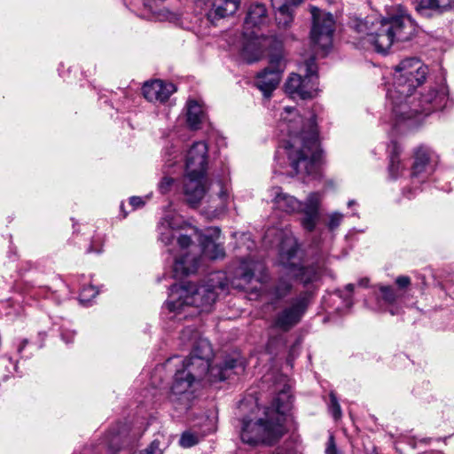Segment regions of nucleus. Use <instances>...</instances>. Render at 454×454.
Here are the masks:
<instances>
[{
    "instance_id": "f257e3e1",
    "label": "nucleus",
    "mask_w": 454,
    "mask_h": 454,
    "mask_svg": "<svg viewBox=\"0 0 454 454\" xmlns=\"http://www.w3.org/2000/svg\"><path fill=\"white\" fill-rule=\"evenodd\" d=\"M427 74V67L417 58L405 59L395 66L393 84L387 92L395 125L412 119L419 121L420 115L427 116L445 106L447 95L442 89H432L419 98L411 99L412 92L425 82Z\"/></svg>"
},
{
    "instance_id": "f03ea898",
    "label": "nucleus",
    "mask_w": 454,
    "mask_h": 454,
    "mask_svg": "<svg viewBox=\"0 0 454 454\" xmlns=\"http://www.w3.org/2000/svg\"><path fill=\"white\" fill-rule=\"evenodd\" d=\"M298 250V241L293 236L286 237L280 245L279 266L291 272L294 280L304 287L275 315L272 325L282 332L290 331L301 321L314 302L323 277V268L317 263L303 265L295 261Z\"/></svg>"
},
{
    "instance_id": "7ed1b4c3",
    "label": "nucleus",
    "mask_w": 454,
    "mask_h": 454,
    "mask_svg": "<svg viewBox=\"0 0 454 454\" xmlns=\"http://www.w3.org/2000/svg\"><path fill=\"white\" fill-rule=\"evenodd\" d=\"M278 129L289 139L283 149L296 174L316 178L320 174L321 150L316 115L309 113L306 120L294 107H286L281 114Z\"/></svg>"
},
{
    "instance_id": "20e7f679",
    "label": "nucleus",
    "mask_w": 454,
    "mask_h": 454,
    "mask_svg": "<svg viewBox=\"0 0 454 454\" xmlns=\"http://www.w3.org/2000/svg\"><path fill=\"white\" fill-rule=\"evenodd\" d=\"M351 27L359 35L362 47H372L380 54H386L395 42L409 41L416 32V24L408 14L381 19L375 22L369 19H355Z\"/></svg>"
},
{
    "instance_id": "39448f33",
    "label": "nucleus",
    "mask_w": 454,
    "mask_h": 454,
    "mask_svg": "<svg viewBox=\"0 0 454 454\" xmlns=\"http://www.w3.org/2000/svg\"><path fill=\"white\" fill-rule=\"evenodd\" d=\"M281 419L274 421L264 415L263 419L256 421L243 419L240 437L243 442L249 445H273L286 433V427L282 425Z\"/></svg>"
},
{
    "instance_id": "423d86ee",
    "label": "nucleus",
    "mask_w": 454,
    "mask_h": 454,
    "mask_svg": "<svg viewBox=\"0 0 454 454\" xmlns=\"http://www.w3.org/2000/svg\"><path fill=\"white\" fill-rule=\"evenodd\" d=\"M174 227L172 226V231ZM184 232L176 235L172 232V239L176 237L177 244L181 249H186L192 245V238H195L200 246L202 254L213 260L223 258L224 256L223 247L216 243V239L220 236V229L218 227H208L206 232L198 228L187 225L183 229Z\"/></svg>"
},
{
    "instance_id": "0eeeda50",
    "label": "nucleus",
    "mask_w": 454,
    "mask_h": 454,
    "mask_svg": "<svg viewBox=\"0 0 454 454\" xmlns=\"http://www.w3.org/2000/svg\"><path fill=\"white\" fill-rule=\"evenodd\" d=\"M172 311L180 309L184 305L193 306L206 309L210 307L217 298L213 286L194 283H184L183 285H172Z\"/></svg>"
},
{
    "instance_id": "6e6552de",
    "label": "nucleus",
    "mask_w": 454,
    "mask_h": 454,
    "mask_svg": "<svg viewBox=\"0 0 454 454\" xmlns=\"http://www.w3.org/2000/svg\"><path fill=\"white\" fill-rule=\"evenodd\" d=\"M305 66L306 73L304 76L293 73L285 83V90L292 98L307 99L317 96L318 75L315 58L308 59Z\"/></svg>"
},
{
    "instance_id": "1a4fd4ad",
    "label": "nucleus",
    "mask_w": 454,
    "mask_h": 454,
    "mask_svg": "<svg viewBox=\"0 0 454 454\" xmlns=\"http://www.w3.org/2000/svg\"><path fill=\"white\" fill-rule=\"evenodd\" d=\"M210 361L188 357L184 361V370L175 374L172 382V395H185L192 384L201 380L207 374L211 375Z\"/></svg>"
},
{
    "instance_id": "9d476101",
    "label": "nucleus",
    "mask_w": 454,
    "mask_h": 454,
    "mask_svg": "<svg viewBox=\"0 0 454 454\" xmlns=\"http://www.w3.org/2000/svg\"><path fill=\"white\" fill-rule=\"evenodd\" d=\"M309 11L312 16L310 41L314 47L328 51L333 44L335 29V20L332 13L322 11L311 5Z\"/></svg>"
},
{
    "instance_id": "9b49d317",
    "label": "nucleus",
    "mask_w": 454,
    "mask_h": 454,
    "mask_svg": "<svg viewBox=\"0 0 454 454\" xmlns=\"http://www.w3.org/2000/svg\"><path fill=\"white\" fill-rule=\"evenodd\" d=\"M286 68L283 56L275 54L270 59V66L256 76V85L265 97H270L278 87Z\"/></svg>"
},
{
    "instance_id": "f8f14e48",
    "label": "nucleus",
    "mask_w": 454,
    "mask_h": 454,
    "mask_svg": "<svg viewBox=\"0 0 454 454\" xmlns=\"http://www.w3.org/2000/svg\"><path fill=\"white\" fill-rule=\"evenodd\" d=\"M207 205L203 208V214L207 218L212 220L224 215L228 207L229 193L224 184L218 180L211 183L207 188Z\"/></svg>"
},
{
    "instance_id": "ddd939ff",
    "label": "nucleus",
    "mask_w": 454,
    "mask_h": 454,
    "mask_svg": "<svg viewBox=\"0 0 454 454\" xmlns=\"http://www.w3.org/2000/svg\"><path fill=\"white\" fill-rule=\"evenodd\" d=\"M208 163V145L205 141L194 142L185 156V170L190 176L206 175Z\"/></svg>"
},
{
    "instance_id": "4468645a",
    "label": "nucleus",
    "mask_w": 454,
    "mask_h": 454,
    "mask_svg": "<svg viewBox=\"0 0 454 454\" xmlns=\"http://www.w3.org/2000/svg\"><path fill=\"white\" fill-rule=\"evenodd\" d=\"M292 395L290 394V387L285 385L277 395L273 398L270 406L267 407L264 411V415L278 421L281 419L282 425L285 426L286 412L290 409Z\"/></svg>"
},
{
    "instance_id": "2eb2a0df",
    "label": "nucleus",
    "mask_w": 454,
    "mask_h": 454,
    "mask_svg": "<svg viewBox=\"0 0 454 454\" xmlns=\"http://www.w3.org/2000/svg\"><path fill=\"white\" fill-rule=\"evenodd\" d=\"M319 202V195L316 192L310 193L299 211L303 214V216L301 218V225L309 232L315 230L318 222Z\"/></svg>"
},
{
    "instance_id": "dca6fc26",
    "label": "nucleus",
    "mask_w": 454,
    "mask_h": 454,
    "mask_svg": "<svg viewBox=\"0 0 454 454\" xmlns=\"http://www.w3.org/2000/svg\"><path fill=\"white\" fill-rule=\"evenodd\" d=\"M270 196L275 210L292 214L300 211L302 202L296 200L294 196L283 192L279 186H274L270 191Z\"/></svg>"
},
{
    "instance_id": "f3484780",
    "label": "nucleus",
    "mask_w": 454,
    "mask_h": 454,
    "mask_svg": "<svg viewBox=\"0 0 454 454\" xmlns=\"http://www.w3.org/2000/svg\"><path fill=\"white\" fill-rule=\"evenodd\" d=\"M205 178L206 175L193 176L186 174L184 192L187 202L192 207H197L206 194Z\"/></svg>"
},
{
    "instance_id": "a211bd4d",
    "label": "nucleus",
    "mask_w": 454,
    "mask_h": 454,
    "mask_svg": "<svg viewBox=\"0 0 454 454\" xmlns=\"http://www.w3.org/2000/svg\"><path fill=\"white\" fill-rule=\"evenodd\" d=\"M294 281L292 273L281 267L279 276L268 290L271 303L282 301L289 296L294 291Z\"/></svg>"
},
{
    "instance_id": "6ab92c4d",
    "label": "nucleus",
    "mask_w": 454,
    "mask_h": 454,
    "mask_svg": "<svg viewBox=\"0 0 454 454\" xmlns=\"http://www.w3.org/2000/svg\"><path fill=\"white\" fill-rule=\"evenodd\" d=\"M144 97L150 102L164 104L170 96V92L163 81L156 79L147 81L142 87Z\"/></svg>"
},
{
    "instance_id": "aec40b11",
    "label": "nucleus",
    "mask_w": 454,
    "mask_h": 454,
    "mask_svg": "<svg viewBox=\"0 0 454 454\" xmlns=\"http://www.w3.org/2000/svg\"><path fill=\"white\" fill-rule=\"evenodd\" d=\"M414 8L422 16L443 13L454 8V0H416Z\"/></svg>"
},
{
    "instance_id": "412c9836",
    "label": "nucleus",
    "mask_w": 454,
    "mask_h": 454,
    "mask_svg": "<svg viewBox=\"0 0 454 454\" xmlns=\"http://www.w3.org/2000/svg\"><path fill=\"white\" fill-rule=\"evenodd\" d=\"M199 264L200 258L197 254L185 252L176 258L172 269L174 273L172 277L180 278L194 273L197 270Z\"/></svg>"
},
{
    "instance_id": "4be33fe9",
    "label": "nucleus",
    "mask_w": 454,
    "mask_h": 454,
    "mask_svg": "<svg viewBox=\"0 0 454 454\" xmlns=\"http://www.w3.org/2000/svg\"><path fill=\"white\" fill-rule=\"evenodd\" d=\"M265 271L266 267L262 262L247 258L241 261L237 274L241 280L248 284L255 278L256 273H259L258 280L261 281L265 275Z\"/></svg>"
},
{
    "instance_id": "5701e85b",
    "label": "nucleus",
    "mask_w": 454,
    "mask_h": 454,
    "mask_svg": "<svg viewBox=\"0 0 454 454\" xmlns=\"http://www.w3.org/2000/svg\"><path fill=\"white\" fill-rule=\"evenodd\" d=\"M430 160V150L424 146H419L414 152V161L411 167V177L424 179L428 174Z\"/></svg>"
},
{
    "instance_id": "b1692460",
    "label": "nucleus",
    "mask_w": 454,
    "mask_h": 454,
    "mask_svg": "<svg viewBox=\"0 0 454 454\" xmlns=\"http://www.w3.org/2000/svg\"><path fill=\"white\" fill-rule=\"evenodd\" d=\"M272 7L276 10L275 20L279 29H287L294 22V11L283 0H271Z\"/></svg>"
},
{
    "instance_id": "393cba45",
    "label": "nucleus",
    "mask_w": 454,
    "mask_h": 454,
    "mask_svg": "<svg viewBox=\"0 0 454 454\" xmlns=\"http://www.w3.org/2000/svg\"><path fill=\"white\" fill-rule=\"evenodd\" d=\"M268 20L267 9L262 4H253L248 8L244 27L245 29L259 27L266 23Z\"/></svg>"
},
{
    "instance_id": "a878e982",
    "label": "nucleus",
    "mask_w": 454,
    "mask_h": 454,
    "mask_svg": "<svg viewBox=\"0 0 454 454\" xmlns=\"http://www.w3.org/2000/svg\"><path fill=\"white\" fill-rule=\"evenodd\" d=\"M241 0H216L208 13L212 20L233 15L239 8Z\"/></svg>"
},
{
    "instance_id": "bb28decb",
    "label": "nucleus",
    "mask_w": 454,
    "mask_h": 454,
    "mask_svg": "<svg viewBox=\"0 0 454 454\" xmlns=\"http://www.w3.org/2000/svg\"><path fill=\"white\" fill-rule=\"evenodd\" d=\"M206 120L207 114L202 106L195 100H189L187 103V123L189 127L197 130L201 128V124Z\"/></svg>"
},
{
    "instance_id": "cd10ccee",
    "label": "nucleus",
    "mask_w": 454,
    "mask_h": 454,
    "mask_svg": "<svg viewBox=\"0 0 454 454\" xmlns=\"http://www.w3.org/2000/svg\"><path fill=\"white\" fill-rule=\"evenodd\" d=\"M168 0H144V6L160 20H167L169 17Z\"/></svg>"
},
{
    "instance_id": "c85d7f7f",
    "label": "nucleus",
    "mask_w": 454,
    "mask_h": 454,
    "mask_svg": "<svg viewBox=\"0 0 454 454\" xmlns=\"http://www.w3.org/2000/svg\"><path fill=\"white\" fill-rule=\"evenodd\" d=\"M190 356H192V358H200L211 361L213 357V349L210 342L207 339L203 338L197 340L192 346Z\"/></svg>"
},
{
    "instance_id": "c756f323",
    "label": "nucleus",
    "mask_w": 454,
    "mask_h": 454,
    "mask_svg": "<svg viewBox=\"0 0 454 454\" xmlns=\"http://www.w3.org/2000/svg\"><path fill=\"white\" fill-rule=\"evenodd\" d=\"M390 149L388 172L391 178L395 179L403 170V166L399 160L401 149L396 142L391 143Z\"/></svg>"
},
{
    "instance_id": "7c9ffc66",
    "label": "nucleus",
    "mask_w": 454,
    "mask_h": 454,
    "mask_svg": "<svg viewBox=\"0 0 454 454\" xmlns=\"http://www.w3.org/2000/svg\"><path fill=\"white\" fill-rule=\"evenodd\" d=\"M157 241L163 247H168L170 243V215L165 214L162 216L156 227Z\"/></svg>"
},
{
    "instance_id": "2f4dec72",
    "label": "nucleus",
    "mask_w": 454,
    "mask_h": 454,
    "mask_svg": "<svg viewBox=\"0 0 454 454\" xmlns=\"http://www.w3.org/2000/svg\"><path fill=\"white\" fill-rule=\"evenodd\" d=\"M237 366V360L234 358H229L224 360L222 365L212 367L211 368V375L213 376V380L223 381L225 380L229 375L228 372L234 369Z\"/></svg>"
},
{
    "instance_id": "473e14b6",
    "label": "nucleus",
    "mask_w": 454,
    "mask_h": 454,
    "mask_svg": "<svg viewBox=\"0 0 454 454\" xmlns=\"http://www.w3.org/2000/svg\"><path fill=\"white\" fill-rule=\"evenodd\" d=\"M163 157L165 164L162 168L163 176L159 184V191L161 194H168L170 192V177L168 176L169 165L168 164V161L169 160V153L168 148L165 149Z\"/></svg>"
},
{
    "instance_id": "72a5a7b5",
    "label": "nucleus",
    "mask_w": 454,
    "mask_h": 454,
    "mask_svg": "<svg viewBox=\"0 0 454 454\" xmlns=\"http://www.w3.org/2000/svg\"><path fill=\"white\" fill-rule=\"evenodd\" d=\"M380 292L381 294V298L386 304L392 305L398 298V294L393 286H380Z\"/></svg>"
},
{
    "instance_id": "f704fd0d",
    "label": "nucleus",
    "mask_w": 454,
    "mask_h": 454,
    "mask_svg": "<svg viewBox=\"0 0 454 454\" xmlns=\"http://www.w3.org/2000/svg\"><path fill=\"white\" fill-rule=\"evenodd\" d=\"M199 442V437L196 434L191 432H184L180 437L179 444L183 448H190Z\"/></svg>"
},
{
    "instance_id": "c9c22d12",
    "label": "nucleus",
    "mask_w": 454,
    "mask_h": 454,
    "mask_svg": "<svg viewBox=\"0 0 454 454\" xmlns=\"http://www.w3.org/2000/svg\"><path fill=\"white\" fill-rule=\"evenodd\" d=\"M329 397H330L329 411H330L331 414L333 415V417L335 419H338L341 417L340 405L339 403L336 395L333 392L330 393Z\"/></svg>"
},
{
    "instance_id": "e433bc0d",
    "label": "nucleus",
    "mask_w": 454,
    "mask_h": 454,
    "mask_svg": "<svg viewBox=\"0 0 454 454\" xmlns=\"http://www.w3.org/2000/svg\"><path fill=\"white\" fill-rule=\"evenodd\" d=\"M343 215L338 212L333 213L329 217L327 227L330 231H334L338 228L342 221Z\"/></svg>"
},
{
    "instance_id": "4c0bfd02",
    "label": "nucleus",
    "mask_w": 454,
    "mask_h": 454,
    "mask_svg": "<svg viewBox=\"0 0 454 454\" xmlns=\"http://www.w3.org/2000/svg\"><path fill=\"white\" fill-rule=\"evenodd\" d=\"M325 454H339L333 434L329 435L325 448Z\"/></svg>"
},
{
    "instance_id": "58836bf2",
    "label": "nucleus",
    "mask_w": 454,
    "mask_h": 454,
    "mask_svg": "<svg viewBox=\"0 0 454 454\" xmlns=\"http://www.w3.org/2000/svg\"><path fill=\"white\" fill-rule=\"evenodd\" d=\"M129 204L132 206L133 209H137L145 205V200L142 197L132 196L129 198Z\"/></svg>"
},
{
    "instance_id": "ea45409f",
    "label": "nucleus",
    "mask_w": 454,
    "mask_h": 454,
    "mask_svg": "<svg viewBox=\"0 0 454 454\" xmlns=\"http://www.w3.org/2000/svg\"><path fill=\"white\" fill-rule=\"evenodd\" d=\"M395 284L400 289H404L411 285V278L407 276H399L395 279Z\"/></svg>"
},
{
    "instance_id": "a19ab883",
    "label": "nucleus",
    "mask_w": 454,
    "mask_h": 454,
    "mask_svg": "<svg viewBox=\"0 0 454 454\" xmlns=\"http://www.w3.org/2000/svg\"><path fill=\"white\" fill-rule=\"evenodd\" d=\"M118 440H119V436L118 435H114L112 438L111 442H108L107 448H108V450L110 451L115 452V451H117L120 449L119 445H117Z\"/></svg>"
},
{
    "instance_id": "79ce46f5",
    "label": "nucleus",
    "mask_w": 454,
    "mask_h": 454,
    "mask_svg": "<svg viewBox=\"0 0 454 454\" xmlns=\"http://www.w3.org/2000/svg\"><path fill=\"white\" fill-rule=\"evenodd\" d=\"M74 334L75 333L74 332H72V331H67V330H64L62 333H61V337L63 339L64 341H66L67 343H70L73 341V339L74 337Z\"/></svg>"
},
{
    "instance_id": "37998d69",
    "label": "nucleus",
    "mask_w": 454,
    "mask_h": 454,
    "mask_svg": "<svg viewBox=\"0 0 454 454\" xmlns=\"http://www.w3.org/2000/svg\"><path fill=\"white\" fill-rule=\"evenodd\" d=\"M303 0H283V3H287V4L291 7L297 6L300 4Z\"/></svg>"
},
{
    "instance_id": "c03bdc74",
    "label": "nucleus",
    "mask_w": 454,
    "mask_h": 454,
    "mask_svg": "<svg viewBox=\"0 0 454 454\" xmlns=\"http://www.w3.org/2000/svg\"><path fill=\"white\" fill-rule=\"evenodd\" d=\"M27 343H28V340L27 339L22 340L21 343L20 344V346L18 348V352L21 353V351L27 346Z\"/></svg>"
},
{
    "instance_id": "a18cd8bd",
    "label": "nucleus",
    "mask_w": 454,
    "mask_h": 454,
    "mask_svg": "<svg viewBox=\"0 0 454 454\" xmlns=\"http://www.w3.org/2000/svg\"><path fill=\"white\" fill-rule=\"evenodd\" d=\"M163 309L170 311V301L168 299H167L165 301H164V304H163Z\"/></svg>"
},
{
    "instance_id": "49530a36",
    "label": "nucleus",
    "mask_w": 454,
    "mask_h": 454,
    "mask_svg": "<svg viewBox=\"0 0 454 454\" xmlns=\"http://www.w3.org/2000/svg\"><path fill=\"white\" fill-rule=\"evenodd\" d=\"M368 282H369V280H368L367 278H364V279H361V280L359 281V285H360V286H367V284H368Z\"/></svg>"
},
{
    "instance_id": "de8ad7c7",
    "label": "nucleus",
    "mask_w": 454,
    "mask_h": 454,
    "mask_svg": "<svg viewBox=\"0 0 454 454\" xmlns=\"http://www.w3.org/2000/svg\"><path fill=\"white\" fill-rule=\"evenodd\" d=\"M349 293H352L354 290V285L353 284H348L345 287Z\"/></svg>"
},
{
    "instance_id": "09e8293b",
    "label": "nucleus",
    "mask_w": 454,
    "mask_h": 454,
    "mask_svg": "<svg viewBox=\"0 0 454 454\" xmlns=\"http://www.w3.org/2000/svg\"><path fill=\"white\" fill-rule=\"evenodd\" d=\"M91 252L99 253L100 250L99 249H93L92 246H90V247L88 248V253H91Z\"/></svg>"
},
{
    "instance_id": "8fccbe9b",
    "label": "nucleus",
    "mask_w": 454,
    "mask_h": 454,
    "mask_svg": "<svg viewBox=\"0 0 454 454\" xmlns=\"http://www.w3.org/2000/svg\"><path fill=\"white\" fill-rule=\"evenodd\" d=\"M167 276H168V275H167V273H164L161 277H159V278H157V282H160V281H161V279H162V278H167Z\"/></svg>"
},
{
    "instance_id": "3c124183",
    "label": "nucleus",
    "mask_w": 454,
    "mask_h": 454,
    "mask_svg": "<svg viewBox=\"0 0 454 454\" xmlns=\"http://www.w3.org/2000/svg\"><path fill=\"white\" fill-rule=\"evenodd\" d=\"M355 203H356V201H355V200H349V201L348 202V207H351L352 205H354Z\"/></svg>"
},
{
    "instance_id": "603ef678",
    "label": "nucleus",
    "mask_w": 454,
    "mask_h": 454,
    "mask_svg": "<svg viewBox=\"0 0 454 454\" xmlns=\"http://www.w3.org/2000/svg\"><path fill=\"white\" fill-rule=\"evenodd\" d=\"M416 74H417L416 72H411L410 77L411 78H416Z\"/></svg>"
},
{
    "instance_id": "864d4df0",
    "label": "nucleus",
    "mask_w": 454,
    "mask_h": 454,
    "mask_svg": "<svg viewBox=\"0 0 454 454\" xmlns=\"http://www.w3.org/2000/svg\"><path fill=\"white\" fill-rule=\"evenodd\" d=\"M367 454H379V452L376 450L375 448H373V450L371 452L367 453Z\"/></svg>"
},
{
    "instance_id": "5fc2aeb1",
    "label": "nucleus",
    "mask_w": 454,
    "mask_h": 454,
    "mask_svg": "<svg viewBox=\"0 0 454 454\" xmlns=\"http://www.w3.org/2000/svg\"><path fill=\"white\" fill-rule=\"evenodd\" d=\"M177 90L176 87L172 83V94Z\"/></svg>"
},
{
    "instance_id": "6e6d98bb",
    "label": "nucleus",
    "mask_w": 454,
    "mask_h": 454,
    "mask_svg": "<svg viewBox=\"0 0 454 454\" xmlns=\"http://www.w3.org/2000/svg\"><path fill=\"white\" fill-rule=\"evenodd\" d=\"M245 35H248L251 37L255 36V34L254 32H250V34H248L247 32H245Z\"/></svg>"
},
{
    "instance_id": "4d7b16f0",
    "label": "nucleus",
    "mask_w": 454,
    "mask_h": 454,
    "mask_svg": "<svg viewBox=\"0 0 454 454\" xmlns=\"http://www.w3.org/2000/svg\"><path fill=\"white\" fill-rule=\"evenodd\" d=\"M99 445H102L101 448H106V442H103L102 443H100Z\"/></svg>"
},
{
    "instance_id": "13d9d810",
    "label": "nucleus",
    "mask_w": 454,
    "mask_h": 454,
    "mask_svg": "<svg viewBox=\"0 0 454 454\" xmlns=\"http://www.w3.org/2000/svg\"><path fill=\"white\" fill-rule=\"evenodd\" d=\"M390 313H391L392 315H395V312L394 310H392V309L390 310Z\"/></svg>"
},
{
    "instance_id": "bf43d9fd",
    "label": "nucleus",
    "mask_w": 454,
    "mask_h": 454,
    "mask_svg": "<svg viewBox=\"0 0 454 454\" xmlns=\"http://www.w3.org/2000/svg\"><path fill=\"white\" fill-rule=\"evenodd\" d=\"M203 2L207 3V2H209V0H202Z\"/></svg>"
}]
</instances>
